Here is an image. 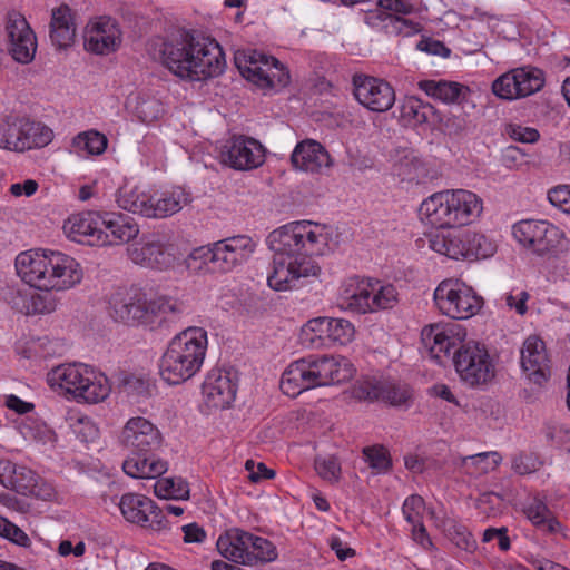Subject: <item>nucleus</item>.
I'll return each instance as SVG.
<instances>
[{
    "instance_id": "nucleus-29",
    "label": "nucleus",
    "mask_w": 570,
    "mask_h": 570,
    "mask_svg": "<svg viewBox=\"0 0 570 570\" xmlns=\"http://www.w3.org/2000/svg\"><path fill=\"white\" fill-rule=\"evenodd\" d=\"M248 540H252V533L233 528L219 535L216 547L224 558L236 563L246 564Z\"/></svg>"
},
{
    "instance_id": "nucleus-57",
    "label": "nucleus",
    "mask_w": 570,
    "mask_h": 570,
    "mask_svg": "<svg viewBox=\"0 0 570 570\" xmlns=\"http://www.w3.org/2000/svg\"><path fill=\"white\" fill-rule=\"evenodd\" d=\"M549 202L564 213H570V186H557L548 193Z\"/></svg>"
},
{
    "instance_id": "nucleus-56",
    "label": "nucleus",
    "mask_w": 570,
    "mask_h": 570,
    "mask_svg": "<svg viewBox=\"0 0 570 570\" xmlns=\"http://www.w3.org/2000/svg\"><path fill=\"white\" fill-rule=\"evenodd\" d=\"M452 542L460 549L471 551L475 548V540L464 525L455 524L450 530Z\"/></svg>"
},
{
    "instance_id": "nucleus-25",
    "label": "nucleus",
    "mask_w": 570,
    "mask_h": 570,
    "mask_svg": "<svg viewBox=\"0 0 570 570\" xmlns=\"http://www.w3.org/2000/svg\"><path fill=\"white\" fill-rule=\"evenodd\" d=\"M317 386L320 385L308 357L291 363L282 374L279 383L282 392L291 397Z\"/></svg>"
},
{
    "instance_id": "nucleus-14",
    "label": "nucleus",
    "mask_w": 570,
    "mask_h": 570,
    "mask_svg": "<svg viewBox=\"0 0 570 570\" xmlns=\"http://www.w3.org/2000/svg\"><path fill=\"white\" fill-rule=\"evenodd\" d=\"M353 394L362 401H379L405 410L414 401V390L409 383L390 377H363L355 384Z\"/></svg>"
},
{
    "instance_id": "nucleus-64",
    "label": "nucleus",
    "mask_w": 570,
    "mask_h": 570,
    "mask_svg": "<svg viewBox=\"0 0 570 570\" xmlns=\"http://www.w3.org/2000/svg\"><path fill=\"white\" fill-rule=\"evenodd\" d=\"M122 384L127 393L144 394L148 390L147 381L135 375L125 377Z\"/></svg>"
},
{
    "instance_id": "nucleus-35",
    "label": "nucleus",
    "mask_w": 570,
    "mask_h": 570,
    "mask_svg": "<svg viewBox=\"0 0 570 570\" xmlns=\"http://www.w3.org/2000/svg\"><path fill=\"white\" fill-rule=\"evenodd\" d=\"M417 86L428 96L445 104L460 102L461 98H465V94L470 91L459 82L446 80H421Z\"/></svg>"
},
{
    "instance_id": "nucleus-51",
    "label": "nucleus",
    "mask_w": 570,
    "mask_h": 570,
    "mask_svg": "<svg viewBox=\"0 0 570 570\" xmlns=\"http://www.w3.org/2000/svg\"><path fill=\"white\" fill-rule=\"evenodd\" d=\"M504 134L514 141L522 144H534L540 139V132L532 127H524L518 124H508Z\"/></svg>"
},
{
    "instance_id": "nucleus-42",
    "label": "nucleus",
    "mask_w": 570,
    "mask_h": 570,
    "mask_svg": "<svg viewBox=\"0 0 570 570\" xmlns=\"http://www.w3.org/2000/svg\"><path fill=\"white\" fill-rule=\"evenodd\" d=\"M277 553L274 544L265 538L252 534L248 540V556L246 566H253L258 561L268 562L276 559Z\"/></svg>"
},
{
    "instance_id": "nucleus-20",
    "label": "nucleus",
    "mask_w": 570,
    "mask_h": 570,
    "mask_svg": "<svg viewBox=\"0 0 570 570\" xmlns=\"http://www.w3.org/2000/svg\"><path fill=\"white\" fill-rule=\"evenodd\" d=\"M216 271L232 272L249 259L256 244L248 235H235L215 242Z\"/></svg>"
},
{
    "instance_id": "nucleus-8",
    "label": "nucleus",
    "mask_w": 570,
    "mask_h": 570,
    "mask_svg": "<svg viewBox=\"0 0 570 570\" xmlns=\"http://www.w3.org/2000/svg\"><path fill=\"white\" fill-rule=\"evenodd\" d=\"M168 313H181V306L171 298L158 297L148 301L139 288H120L109 298V314L116 322L128 325H151L156 318Z\"/></svg>"
},
{
    "instance_id": "nucleus-58",
    "label": "nucleus",
    "mask_w": 570,
    "mask_h": 570,
    "mask_svg": "<svg viewBox=\"0 0 570 570\" xmlns=\"http://www.w3.org/2000/svg\"><path fill=\"white\" fill-rule=\"evenodd\" d=\"M416 48L430 55L440 56L444 58L449 57L451 53V50L442 41L432 38L421 39L417 42Z\"/></svg>"
},
{
    "instance_id": "nucleus-46",
    "label": "nucleus",
    "mask_w": 570,
    "mask_h": 570,
    "mask_svg": "<svg viewBox=\"0 0 570 570\" xmlns=\"http://www.w3.org/2000/svg\"><path fill=\"white\" fill-rule=\"evenodd\" d=\"M517 79L518 78H515L514 69L500 76L492 83L493 94L505 100L520 98L518 91L519 89L515 83Z\"/></svg>"
},
{
    "instance_id": "nucleus-19",
    "label": "nucleus",
    "mask_w": 570,
    "mask_h": 570,
    "mask_svg": "<svg viewBox=\"0 0 570 570\" xmlns=\"http://www.w3.org/2000/svg\"><path fill=\"white\" fill-rule=\"evenodd\" d=\"M222 153L223 163L236 170H252L265 163V148L256 139L244 135L233 136Z\"/></svg>"
},
{
    "instance_id": "nucleus-44",
    "label": "nucleus",
    "mask_w": 570,
    "mask_h": 570,
    "mask_svg": "<svg viewBox=\"0 0 570 570\" xmlns=\"http://www.w3.org/2000/svg\"><path fill=\"white\" fill-rule=\"evenodd\" d=\"M203 264H212L213 268L216 271L215 242L194 248L186 259V265L189 271H199Z\"/></svg>"
},
{
    "instance_id": "nucleus-55",
    "label": "nucleus",
    "mask_w": 570,
    "mask_h": 570,
    "mask_svg": "<svg viewBox=\"0 0 570 570\" xmlns=\"http://www.w3.org/2000/svg\"><path fill=\"white\" fill-rule=\"evenodd\" d=\"M129 203L130 204H127L126 200H122L124 209L127 212L140 214L145 217H150V214H154V212H151L153 196L148 194L138 193L135 199Z\"/></svg>"
},
{
    "instance_id": "nucleus-18",
    "label": "nucleus",
    "mask_w": 570,
    "mask_h": 570,
    "mask_svg": "<svg viewBox=\"0 0 570 570\" xmlns=\"http://www.w3.org/2000/svg\"><path fill=\"white\" fill-rule=\"evenodd\" d=\"M353 85L356 100L371 111H387L395 102L393 87L383 79L356 75Z\"/></svg>"
},
{
    "instance_id": "nucleus-24",
    "label": "nucleus",
    "mask_w": 570,
    "mask_h": 570,
    "mask_svg": "<svg viewBox=\"0 0 570 570\" xmlns=\"http://www.w3.org/2000/svg\"><path fill=\"white\" fill-rule=\"evenodd\" d=\"M237 386L228 373L212 371L203 383V395L207 407L224 410L230 406L236 397Z\"/></svg>"
},
{
    "instance_id": "nucleus-48",
    "label": "nucleus",
    "mask_w": 570,
    "mask_h": 570,
    "mask_svg": "<svg viewBox=\"0 0 570 570\" xmlns=\"http://www.w3.org/2000/svg\"><path fill=\"white\" fill-rule=\"evenodd\" d=\"M9 483L16 492L27 494L31 492L36 484V474L26 466H19L17 469L13 465L12 474L9 476Z\"/></svg>"
},
{
    "instance_id": "nucleus-4",
    "label": "nucleus",
    "mask_w": 570,
    "mask_h": 570,
    "mask_svg": "<svg viewBox=\"0 0 570 570\" xmlns=\"http://www.w3.org/2000/svg\"><path fill=\"white\" fill-rule=\"evenodd\" d=\"M16 269L23 282L43 291H66L83 277L80 264L60 252L27 250L16 258Z\"/></svg>"
},
{
    "instance_id": "nucleus-31",
    "label": "nucleus",
    "mask_w": 570,
    "mask_h": 570,
    "mask_svg": "<svg viewBox=\"0 0 570 570\" xmlns=\"http://www.w3.org/2000/svg\"><path fill=\"white\" fill-rule=\"evenodd\" d=\"M19 138H14L13 149L24 151L32 148H41L51 142L53 138L52 130L40 124L21 117Z\"/></svg>"
},
{
    "instance_id": "nucleus-3",
    "label": "nucleus",
    "mask_w": 570,
    "mask_h": 570,
    "mask_svg": "<svg viewBox=\"0 0 570 570\" xmlns=\"http://www.w3.org/2000/svg\"><path fill=\"white\" fill-rule=\"evenodd\" d=\"M456 327L430 324L422 330V343L439 364L451 357L461 381L469 386L489 383L495 375V367L487 348L475 342L462 343Z\"/></svg>"
},
{
    "instance_id": "nucleus-17",
    "label": "nucleus",
    "mask_w": 570,
    "mask_h": 570,
    "mask_svg": "<svg viewBox=\"0 0 570 570\" xmlns=\"http://www.w3.org/2000/svg\"><path fill=\"white\" fill-rule=\"evenodd\" d=\"M129 258L137 265L154 269H168L175 263V256L160 234L142 235L139 242L128 247Z\"/></svg>"
},
{
    "instance_id": "nucleus-49",
    "label": "nucleus",
    "mask_w": 570,
    "mask_h": 570,
    "mask_svg": "<svg viewBox=\"0 0 570 570\" xmlns=\"http://www.w3.org/2000/svg\"><path fill=\"white\" fill-rule=\"evenodd\" d=\"M362 452L365 461L374 470L387 471L392 465L390 454L383 445L365 446Z\"/></svg>"
},
{
    "instance_id": "nucleus-52",
    "label": "nucleus",
    "mask_w": 570,
    "mask_h": 570,
    "mask_svg": "<svg viewBox=\"0 0 570 570\" xmlns=\"http://www.w3.org/2000/svg\"><path fill=\"white\" fill-rule=\"evenodd\" d=\"M424 510V500L421 495L412 494L403 503L402 511L405 520L412 525H417L422 521Z\"/></svg>"
},
{
    "instance_id": "nucleus-41",
    "label": "nucleus",
    "mask_w": 570,
    "mask_h": 570,
    "mask_svg": "<svg viewBox=\"0 0 570 570\" xmlns=\"http://www.w3.org/2000/svg\"><path fill=\"white\" fill-rule=\"evenodd\" d=\"M154 492L158 498L187 500L188 483L181 478H163L156 481Z\"/></svg>"
},
{
    "instance_id": "nucleus-1",
    "label": "nucleus",
    "mask_w": 570,
    "mask_h": 570,
    "mask_svg": "<svg viewBox=\"0 0 570 570\" xmlns=\"http://www.w3.org/2000/svg\"><path fill=\"white\" fill-rule=\"evenodd\" d=\"M327 237L309 220L293 222L273 230L267 243L274 252L267 284L274 291H288L301 277L316 276L321 268L313 256L322 255Z\"/></svg>"
},
{
    "instance_id": "nucleus-36",
    "label": "nucleus",
    "mask_w": 570,
    "mask_h": 570,
    "mask_svg": "<svg viewBox=\"0 0 570 570\" xmlns=\"http://www.w3.org/2000/svg\"><path fill=\"white\" fill-rule=\"evenodd\" d=\"M524 512L534 527L547 533H556L561 530V523L553 517L547 504L539 499H533Z\"/></svg>"
},
{
    "instance_id": "nucleus-60",
    "label": "nucleus",
    "mask_w": 570,
    "mask_h": 570,
    "mask_svg": "<svg viewBox=\"0 0 570 570\" xmlns=\"http://www.w3.org/2000/svg\"><path fill=\"white\" fill-rule=\"evenodd\" d=\"M493 539H498V547L501 551H508L511 548V540L508 537V528H488L483 532L482 540L489 542Z\"/></svg>"
},
{
    "instance_id": "nucleus-54",
    "label": "nucleus",
    "mask_w": 570,
    "mask_h": 570,
    "mask_svg": "<svg viewBox=\"0 0 570 570\" xmlns=\"http://www.w3.org/2000/svg\"><path fill=\"white\" fill-rule=\"evenodd\" d=\"M546 436L554 445L570 453V430L554 423H548L546 425Z\"/></svg>"
},
{
    "instance_id": "nucleus-43",
    "label": "nucleus",
    "mask_w": 570,
    "mask_h": 570,
    "mask_svg": "<svg viewBox=\"0 0 570 570\" xmlns=\"http://www.w3.org/2000/svg\"><path fill=\"white\" fill-rule=\"evenodd\" d=\"M108 145V140L105 135L91 130L81 132L73 138V146L79 149H85L90 155L102 154Z\"/></svg>"
},
{
    "instance_id": "nucleus-13",
    "label": "nucleus",
    "mask_w": 570,
    "mask_h": 570,
    "mask_svg": "<svg viewBox=\"0 0 570 570\" xmlns=\"http://www.w3.org/2000/svg\"><path fill=\"white\" fill-rule=\"evenodd\" d=\"M396 301L397 292L393 285H380L379 282L355 277L346 283L340 296V306L356 314H365L392 308Z\"/></svg>"
},
{
    "instance_id": "nucleus-6",
    "label": "nucleus",
    "mask_w": 570,
    "mask_h": 570,
    "mask_svg": "<svg viewBox=\"0 0 570 570\" xmlns=\"http://www.w3.org/2000/svg\"><path fill=\"white\" fill-rule=\"evenodd\" d=\"M207 333L202 327H189L168 344L159 364V373L169 384H180L196 375L205 360Z\"/></svg>"
},
{
    "instance_id": "nucleus-27",
    "label": "nucleus",
    "mask_w": 570,
    "mask_h": 570,
    "mask_svg": "<svg viewBox=\"0 0 570 570\" xmlns=\"http://www.w3.org/2000/svg\"><path fill=\"white\" fill-rule=\"evenodd\" d=\"M320 386L340 384L353 376V365L344 357L308 356Z\"/></svg>"
},
{
    "instance_id": "nucleus-7",
    "label": "nucleus",
    "mask_w": 570,
    "mask_h": 570,
    "mask_svg": "<svg viewBox=\"0 0 570 570\" xmlns=\"http://www.w3.org/2000/svg\"><path fill=\"white\" fill-rule=\"evenodd\" d=\"M483 210L482 199L466 189L439 191L422 202L420 215L429 224L442 229H452L475 222Z\"/></svg>"
},
{
    "instance_id": "nucleus-33",
    "label": "nucleus",
    "mask_w": 570,
    "mask_h": 570,
    "mask_svg": "<svg viewBox=\"0 0 570 570\" xmlns=\"http://www.w3.org/2000/svg\"><path fill=\"white\" fill-rule=\"evenodd\" d=\"M106 233L109 235L110 243L106 245H116L128 243L139 234L138 224L132 217L124 214H106L101 220Z\"/></svg>"
},
{
    "instance_id": "nucleus-37",
    "label": "nucleus",
    "mask_w": 570,
    "mask_h": 570,
    "mask_svg": "<svg viewBox=\"0 0 570 570\" xmlns=\"http://www.w3.org/2000/svg\"><path fill=\"white\" fill-rule=\"evenodd\" d=\"M189 202L184 189L177 188L169 194H163L157 200L153 198L150 217L163 218L178 213Z\"/></svg>"
},
{
    "instance_id": "nucleus-22",
    "label": "nucleus",
    "mask_w": 570,
    "mask_h": 570,
    "mask_svg": "<svg viewBox=\"0 0 570 570\" xmlns=\"http://www.w3.org/2000/svg\"><path fill=\"white\" fill-rule=\"evenodd\" d=\"M68 237L88 246H106L110 243L109 235L98 226L92 213L72 215L63 225Z\"/></svg>"
},
{
    "instance_id": "nucleus-11",
    "label": "nucleus",
    "mask_w": 570,
    "mask_h": 570,
    "mask_svg": "<svg viewBox=\"0 0 570 570\" xmlns=\"http://www.w3.org/2000/svg\"><path fill=\"white\" fill-rule=\"evenodd\" d=\"M430 248L455 261L488 258L497 250L494 242L483 234L450 229L433 234Z\"/></svg>"
},
{
    "instance_id": "nucleus-38",
    "label": "nucleus",
    "mask_w": 570,
    "mask_h": 570,
    "mask_svg": "<svg viewBox=\"0 0 570 570\" xmlns=\"http://www.w3.org/2000/svg\"><path fill=\"white\" fill-rule=\"evenodd\" d=\"M460 466L465 469L468 474H485L493 471L502 461V456L494 451L481 452L473 455L462 456Z\"/></svg>"
},
{
    "instance_id": "nucleus-28",
    "label": "nucleus",
    "mask_w": 570,
    "mask_h": 570,
    "mask_svg": "<svg viewBox=\"0 0 570 570\" xmlns=\"http://www.w3.org/2000/svg\"><path fill=\"white\" fill-rule=\"evenodd\" d=\"M49 37L57 49L70 47L76 37L72 10L67 4L55 8L51 12Z\"/></svg>"
},
{
    "instance_id": "nucleus-10",
    "label": "nucleus",
    "mask_w": 570,
    "mask_h": 570,
    "mask_svg": "<svg viewBox=\"0 0 570 570\" xmlns=\"http://www.w3.org/2000/svg\"><path fill=\"white\" fill-rule=\"evenodd\" d=\"M512 233L519 244L540 257L559 258L569 250L564 233L547 220H520L513 225Z\"/></svg>"
},
{
    "instance_id": "nucleus-63",
    "label": "nucleus",
    "mask_w": 570,
    "mask_h": 570,
    "mask_svg": "<svg viewBox=\"0 0 570 570\" xmlns=\"http://www.w3.org/2000/svg\"><path fill=\"white\" fill-rule=\"evenodd\" d=\"M148 522L145 527L150 528L154 531H160L167 527V519L160 508L155 504L154 509L148 512Z\"/></svg>"
},
{
    "instance_id": "nucleus-50",
    "label": "nucleus",
    "mask_w": 570,
    "mask_h": 570,
    "mask_svg": "<svg viewBox=\"0 0 570 570\" xmlns=\"http://www.w3.org/2000/svg\"><path fill=\"white\" fill-rule=\"evenodd\" d=\"M315 469L318 475L330 482H337L341 475V463L337 456L328 455L315 459Z\"/></svg>"
},
{
    "instance_id": "nucleus-59",
    "label": "nucleus",
    "mask_w": 570,
    "mask_h": 570,
    "mask_svg": "<svg viewBox=\"0 0 570 570\" xmlns=\"http://www.w3.org/2000/svg\"><path fill=\"white\" fill-rule=\"evenodd\" d=\"M245 468L248 471V479L252 482H259L261 480H269L275 476V471L268 469L264 463H257L253 460H248L245 463Z\"/></svg>"
},
{
    "instance_id": "nucleus-16",
    "label": "nucleus",
    "mask_w": 570,
    "mask_h": 570,
    "mask_svg": "<svg viewBox=\"0 0 570 570\" xmlns=\"http://www.w3.org/2000/svg\"><path fill=\"white\" fill-rule=\"evenodd\" d=\"M4 30L11 57L20 63L31 62L37 50V38L26 18L17 11L8 12Z\"/></svg>"
},
{
    "instance_id": "nucleus-53",
    "label": "nucleus",
    "mask_w": 570,
    "mask_h": 570,
    "mask_svg": "<svg viewBox=\"0 0 570 570\" xmlns=\"http://www.w3.org/2000/svg\"><path fill=\"white\" fill-rule=\"evenodd\" d=\"M77 439L82 443H90L98 439L99 429L88 417H80L72 426Z\"/></svg>"
},
{
    "instance_id": "nucleus-9",
    "label": "nucleus",
    "mask_w": 570,
    "mask_h": 570,
    "mask_svg": "<svg viewBox=\"0 0 570 570\" xmlns=\"http://www.w3.org/2000/svg\"><path fill=\"white\" fill-rule=\"evenodd\" d=\"M48 382L51 386H59L76 400L87 403L101 402L110 393L107 376L82 363L62 364L55 367L48 374Z\"/></svg>"
},
{
    "instance_id": "nucleus-2",
    "label": "nucleus",
    "mask_w": 570,
    "mask_h": 570,
    "mask_svg": "<svg viewBox=\"0 0 570 570\" xmlns=\"http://www.w3.org/2000/svg\"><path fill=\"white\" fill-rule=\"evenodd\" d=\"M159 56L163 66L183 80L218 77L226 67L220 45L194 30L181 29L167 37L160 45Z\"/></svg>"
},
{
    "instance_id": "nucleus-47",
    "label": "nucleus",
    "mask_w": 570,
    "mask_h": 570,
    "mask_svg": "<svg viewBox=\"0 0 570 570\" xmlns=\"http://www.w3.org/2000/svg\"><path fill=\"white\" fill-rule=\"evenodd\" d=\"M136 112L142 122L150 124L163 115L164 108L160 101L154 97H138Z\"/></svg>"
},
{
    "instance_id": "nucleus-61",
    "label": "nucleus",
    "mask_w": 570,
    "mask_h": 570,
    "mask_svg": "<svg viewBox=\"0 0 570 570\" xmlns=\"http://www.w3.org/2000/svg\"><path fill=\"white\" fill-rule=\"evenodd\" d=\"M186 543H200L206 539L205 530L197 523H189L181 528Z\"/></svg>"
},
{
    "instance_id": "nucleus-62",
    "label": "nucleus",
    "mask_w": 570,
    "mask_h": 570,
    "mask_svg": "<svg viewBox=\"0 0 570 570\" xmlns=\"http://www.w3.org/2000/svg\"><path fill=\"white\" fill-rule=\"evenodd\" d=\"M4 539H8L12 543L24 548L31 544V540L27 533L12 522L9 524Z\"/></svg>"
},
{
    "instance_id": "nucleus-21",
    "label": "nucleus",
    "mask_w": 570,
    "mask_h": 570,
    "mask_svg": "<svg viewBox=\"0 0 570 570\" xmlns=\"http://www.w3.org/2000/svg\"><path fill=\"white\" fill-rule=\"evenodd\" d=\"M521 366L534 384H544L550 375V361L546 344L538 336H529L521 348Z\"/></svg>"
},
{
    "instance_id": "nucleus-12",
    "label": "nucleus",
    "mask_w": 570,
    "mask_h": 570,
    "mask_svg": "<svg viewBox=\"0 0 570 570\" xmlns=\"http://www.w3.org/2000/svg\"><path fill=\"white\" fill-rule=\"evenodd\" d=\"M235 65L246 80L265 91H278L291 81L289 71L279 60L257 50L237 52Z\"/></svg>"
},
{
    "instance_id": "nucleus-5",
    "label": "nucleus",
    "mask_w": 570,
    "mask_h": 570,
    "mask_svg": "<svg viewBox=\"0 0 570 570\" xmlns=\"http://www.w3.org/2000/svg\"><path fill=\"white\" fill-rule=\"evenodd\" d=\"M120 440L134 454L122 463V470L127 475L136 479H156L167 471L166 461L148 454L161 444V434L150 421L141 416L131 417L124 426Z\"/></svg>"
},
{
    "instance_id": "nucleus-34",
    "label": "nucleus",
    "mask_w": 570,
    "mask_h": 570,
    "mask_svg": "<svg viewBox=\"0 0 570 570\" xmlns=\"http://www.w3.org/2000/svg\"><path fill=\"white\" fill-rule=\"evenodd\" d=\"M155 508V502L142 494L125 493L120 498L119 509L124 518L134 524L145 527L148 522V512Z\"/></svg>"
},
{
    "instance_id": "nucleus-30",
    "label": "nucleus",
    "mask_w": 570,
    "mask_h": 570,
    "mask_svg": "<svg viewBox=\"0 0 570 570\" xmlns=\"http://www.w3.org/2000/svg\"><path fill=\"white\" fill-rule=\"evenodd\" d=\"M307 326L321 338L324 334L340 345L350 343L355 334L354 325L344 318L317 317L311 320Z\"/></svg>"
},
{
    "instance_id": "nucleus-15",
    "label": "nucleus",
    "mask_w": 570,
    "mask_h": 570,
    "mask_svg": "<svg viewBox=\"0 0 570 570\" xmlns=\"http://www.w3.org/2000/svg\"><path fill=\"white\" fill-rule=\"evenodd\" d=\"M434 302L439 311L453 320H468L482 307L483 301L465 284L445 279L434 291Z\"/></svg>"
},
{
    "instance_id": "nucleus-45",
    "label": "nucleus",
    "mask_w": 570,
    "mask_h": 570,
    "mask_svg": "<svg viewBox=\"0 0 570 570\" xmlns=\"http://www.w3.org/2000/svg\"><path fill=\"white\" fill-rule=\"evenodd\" d=\"M21 117L7 115L0 119V148L14 150V138H19Z\"/></svg>"
},
{
    "instance_id": "nucleus-39",
    "label": "nucleus",
    "mask_w": 570,
    "mask_h": 570,
    "mask_svg": "<svg viewBox=\"0 0 570 570\" xmlns=\"http://www.w3.org/2000/svg\"><path fill=\"white\" fill-rule=\"evenodd\" d=\"M514 75L517 81V87L519 91V97H528L541 90L544 85V75L543 71L538 68L532 67H522L515 68Z\"/></svg>"
},
{
    "instance_id": "nucleus-32",
    "label": "nucleus",
    "mask_w": 570,
    "mask_h": 570,
    "mask_svg": "<svg viewBox=\"0 0 570 570\" xmlns=\"http://www.w3.org/2000/svg\"><path fill=\"white\" fill-rule=\"evenodd\" d=\"M400 118L406 126H419L430 120L442 121L441 115L429 102L415 96L405 97L400 106Z\"/></svg>"
},
{
    "instance_id": "nucleus-26",
    "label": "nucleus",
    "mask_w": 570,
    "mask_h": 570,
    "mask_svg": "<svg viewBox=\"0 0 570 570\" xmlns=\"http://www.w3.org/2000/svg\"><path fill=\"white\" fill-rule=\"evenodd\" d=\"M121 41V32L110 18H100L85 36V47L97 55L115 51Z\"/></svg>"
},
{
    "instance_id": "nucleus-23",
    "label": "nucleus",
    "mask_w": 570,
    "mask_h": 570,
    "mask_svg": "<svg viewBox=\"0 0 570 570\" xmlns=\"http://www.w3.org/2000/svg\"><path fill=\"white\" fill-rule=\"evenodd\" d=\"M291 164L296 170L318 174L323 168L332 167L333 160L322 144L314 139H305L295 146Z\"/></svg>"
},
{
    "instance_id": "nucleus-40",
    "label": "nucleus",
    "mask_w": 570,
    "mask_h": 570,
    "mask_svg": "<svg viewBox=\"0 0 570 570\" xmlns=\"http://www.w3.org/2000/svg\"><path fill=\"white\" fill-rule=\"evenodd\" d=\"M19 431L24 440L33 441L42 445H53L57 441L55 431L51 430L47 424L37 421H22L19 425Z\"/></svg>"
}]
</instances>
